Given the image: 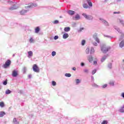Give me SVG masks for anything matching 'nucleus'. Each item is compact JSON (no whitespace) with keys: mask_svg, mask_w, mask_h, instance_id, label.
Returning a JSON list of instances; mask_svg holds the SVG:
<instances>
[{"mask_svg":"<svg viewBox=\"0 0 124 124\" xmlns=\"http://www.w3.org/2000/svg\"><path fill=\"white\" fill-rule=\"evenodd\" d=\"M114 29H115V30L120 33V36L119 39V41H121L119 44V47H120V48H123V47H124V33L123 32V31H121L118 28L115 27Z\"/></svg>","mask_w":124,"mask_h":124,"instance_id":"f257e3e1","label":"nucleus"},{"mask_svg":"<svg viewBox=\"0 0 124 124\" xmlns=\"http://www.w3.org/2000/svg\"><path fill=\"white\" fill-rule=\"evenodd\" d=\"M100 47L101 50L104 54H106V52H108V51H109V50L111 49V47H110V46H107L104 44L101 45Z\"/></svg>","mask_w":124,"mask_h":124,"instance_id":"f03ea898","label":"nucleus"},{"mask_svg":"<svg viewBox=\"0 0 124 124\" xmlns=\"http://www.w3.org/2000/svg\"><path fill=\"white\" fill-rule=\"evenodd\" d=\"M93 38L94 40H95V42H93L92 44L93 46H97L98 45L97 43H100V40H99V38L97 37V33H94L93 35Z\"/></svg>","mask_w":124,"mask_h":124,"instance_id":"7ed1b4c3","label":"nucleus"},{"mask_svg":"<svg viewBox=\"0 0 124 124\" xmlns=\"http://www.w3.org/2000/svg\"><path fill=\"white\" fill-rule=\"evenodd\" d=\"M82 16H84L85 19L89 21H93V16L91 15H87L86 13L82 14Z\"/></svg>","mask_w":124,"mask_h":124,"instance_id":"20e7f679","label":"nucleus"},{"mask_svg":"<svg viewBox=\"0 0 124 124\" xmlns=\"http://www.w3.org/2000/svg\"><path fill=\"white\" fill-rule=\"evenodd\" d=\"M99 19H100V21L102 22V24L104 25V26H105L106 27H109V23L107 21H106L103 18H100Z\"/></svg>","mask_w":124,"mask_h":124,"instance_id":"39448f33","label":"nucleus"},{"mask_svg":"<svg viewBox=\"0 0 124 124\" xmlns=\"http://www.w3.org/2000/svg\"><path fill=\"white\" fill-rule=\"evenodd\" d=\"M11 64V61L9 60H8L5 63V64L3 65V67L4 68H7L9 65Z\"/></svg>","mask_w":124,"mask_h":124,"instance_id":"423d86ee","label":"nucleus"},{"mask_svg":"<svg viewBox=\"0 0 124 124\" xmlns=\"http://www.w3.org/2000/svg\"><path fill=\"white\" fill-rule=\"evenodd\" d=\"M37 4L36 3H31L29 6H25V8H33V7H36Z\"/></svg>","mask_w":124,"mask_h":124,"instance_id":"0eeeda50","label":"nucleus"},{"mask_svg":"<svg viewBox=\"0 0 124 124\" xmlns=\"http://www.w3.org/2000/svg\"><path fill=\"white\" fill-rule=\"evenodd\" d=\"M32 68L34 72H37V73L39 72V68L38 67V66H37V65H36V64H34L33 65Z\"/></svg>","mask_w":124,"mask_h":124,"instance_id":"6e6552de","label":"nucleus"},{"mask_svg":"<svg viewBox=\"0 0 124 124\" xmlns=\"http://www.w3.org/2000/svg\"><path fill=\"white\" fill-rule=\"evenodd\" d=\"M13 77H17L18 76V71L14 70L12 73Z\"/></svg>","mask_w":124,"mask_h":124,"instance_id":"1a4fd4ad","label":"nucleus"},{"mask_svg":"<svg viewBox=\"0 0 124 124\" xmlns=\"http://www.w3.org/2000/svg\"><path fill=\"white\" fill-rule=\"evenodd\" d=\"M80 19H81V17H80V16L79 15V14H77L76 16L73 17L74 20H80Z\"/></svg>","mask_w":124,"mask_h":124,"instance_id":"9d476101","label":"nucleus"},{"mask_svg":"<svg viewBox=\"0 0 124 124\" xmlns=\"http://www.w3.org/2000/svg\"><path fill=\"white\" fill-rule=\"evenodd\" d=\"M13 124H20V122L17 120L16 118H14L13 120Z\"/></svg>","mask_w":124,"mask_h":124,"instance_id":"9b49d317","label":"nucleus"},{"mask_svg":"<svg viewBox=\"0 0 124 124\" xmlns=\"http://www.w3.org/2000/svg\"><path fill=\"white\" fill-rule=\"evenodd\" d=\"M28 10H22L20 12L21 15H25V14H27V12H28Z\"/></svg>","mask_w":124,"mask_h":124,"instance_id":"f8f14e48","label":"nucleus"},{"mask_svg":"<svg viewBox=\"0 0 124 124\" xmlns=\"http://www.w3.org/2000/svg\"><path fill=\"white\" fill-rule=\"evenodd\" d=\"M68 14H69V15H71V16H72V15H74V14H75V12L72 10H69V11H68Z\"/></svg>","mask_w":124,"mask_h":124,"instance_id":"ddd939ff","label":"nucleus"},{"mask_svg":"<svg viewBox=\"0 0 124 124\" xmlns=\"http://www.w3.org/2000/svg\"><path fill=\"white\" fill-rule=\"evenodd\" d=\"M107 59V55H104L103 56L101 59V62H103L105 61V60Z\"/></svg>","mask_w":124,"mask_h":124,"instance_id":"4468645a","label":"nucleus"},{"mask_svg":"<svg viewBox=\"0 0 124 124\" xmlns=\"http://www.w3.org/2000/svg\"><path fill=\"white\" fill-rule=\"evenodd\" d=\"M75 81H76V85H79V84H80V83H81V82H82L81 79H78V78L76 79Z\"/></svg>","mask_w":124,"mask_h":124,"instance_id":"2eb2a0df","label":"nucleus"},{"mask_svg":"<svg viewBox=\"0 0 124 124\" xmlns=\"http://www.w3.org/2000/svg\"><path fill=\"white\" fill-rule=\"evenodd\" d=\"M40 31V28H39V27H36L35 29V33H38Z\"/></svg>","mask_w":124,"mask_h":124,"instance_id":"dca6fc26","label":"nucleus"},{"mask_svg":"<svg viewBox=\"0 0 124 124\" xmlns=\"http://www.w3.org/2000/svg\"><path fill=\"white\" fill-rule=\"evenodd\" d=\"M93 56H89L88 57V61L90 62H93Z\"/></svg>","mask_w":124,"mask_h":124,"instance_id":"f3484780","label":"nucleus"},{"mask_svg":"<svg viewBox=\"0 0 124 124\" xmlns=\"http://www.w3.org/2000/svg\"><path fill=\"white\" fill-rule=\"evenodd\" d=\"M86 0L89 6H90V7H93V3H92V1H91V0Z\"/></svg>","mask_w":124,"mask_h":124,"instance_id":"a211bd4d","label":"nucleus"},{"mask_svg":"<svg viewBox=\"0 0 124 124\" xmlns=\"http://www.w3.org/2000/svg\"><path fill=\"white\" fill-rule=\"evenodd\" d=\"M17 8H18V7H16L15 5H14L12 7H11L9 8V10H14L15 9H17Z\"/></svg>","mask_w":124,"mask_h":124,"instance_id":"6ab92c4d","label":"nucleus"},{"mask_svg":"<svg viewBox=\"0 0 124 124\" xmlns=\"http://www.w3.org/2000/svg\"><path fill=\"white\" fill-rule=\"evenodd\" d=\"M28 58H29V59L31 58V57H32V55H33V53H32V51H29L28 52Z\"/></svg>","mask_w":124,"mask_h":124,"instance_id":"aec40b11","label":"nucleus"},{"mask_svg":"<svg viewBox=\"0 0 124 124\" xmlns=\"http://www.w3.org/2000/svg\"><path fill=\"white\" fill-rule=\"evenodd\" d=\"M119 111L120 113H124V105L119 109Z\"/></svg>","mask_w":124,"mask_h":124,"instance_id":"412c9836","label":"nucleus"},{"mask_svg":"<svg viewBox=\"0 0 124 124\" xmlns=\"http://www.w3.org/2000/svg\"><path fill=\"white\" fill-rule=\"evenodd\" d=\"M68 36H69L68 34L64 33L63 35V39H66V38H68Z\"/></svg>","mask_w":124,"mask_h":124,"instance_id":"4be33fe9","label":"nucleus"},{"mask_svg":"<svg viewBox=\"0 0 124 124\" xmlns=\"http://www.w3.org/2000/svg\"><path fill=\"white\" fill-rule=\"evenodd\" d=\"M64 31H66V32H68V31H70V27H65L64 29Z\"/></svg>","mask_w":124,"mask_h":124,"instance_id":"5701e85b","label":"nucleus"},{"mask_svg":"<svg viewBox=\"0 0 124 124\" xmlns=\"http://www.w3.org/2000/svg\"><path fill=\"white\" fill-rule=\"evenodd\" d=\"M4 115H5V112L4 111L0 112V118H2Z\"/></svg>","mask_w":124,"mask_h":124,"instance_id":"b1692460","label":"nucleus"},{"mask_svg":"<svg viewBox=\"0 0 124 124\" xmlns=\"http://www.w3.org/2000/svg\"><path fill=\"white\" fill-rule=\"evenodd\" d=\"M83 72L84 73H86L87 74H88V73H89L90 72V70L88 69H83Z\"/></svg>","mask_w":124,"mask_h":124,"instance_id":"393cba45","label":"nucleus"},{"mask_svg":"<svg viewBox=\"0 0 124 124\" xmlns=\"http://www.w3.org/2000/svg\"><path fill=\"white\" fill-rule=\"evenodd\" d=\"M12 93V92L11 91H10L9 89H7L6 91H5V94H10V93Z\"/></svg>","mask_w":124,"mask_h":124,"instance_id":"a878e982","label":"nucleus"},{"mask_svg":"<svg viewBox=\"0 0 124 124\" xmlns=\"http://www.w3.org/2000/svg\"><path fill=\"white\" fill-rule=\"evenodd\" d=\"M22 71L24 74L26 73L27 72V67H23Z\"/></svg>","mask_w":124,"mask_h":124,"instance_id":"bb28decb","label":"nucleus"},{"mask_svg":"<svg viewBox=\"0 0 124 124\" xmlns=\"http://www.w3.org/2000/svg\"><path fill=\"white\" fill-rule=\"evenodd\" d=\"M5 105H4V103L3 102H0V107L1 108H3Z\"/></svg>","mask_w":124,"mask_h":124,"instance_id":"cd10ccee","label":"nucleus"},{"mask_svg":"<svg viewBox=\"0 0 124 124\" xmlns=\"http://www.w3.org/2000/svg\"><path fill=\"white\" fill-rule=\"evenodd\" d=\"M83 7L84 8H85L86 9H87V8H89V5H88L86 3H84L83 4Z\"/></svg>","mask_w":124,"mask_h":124,"instance_id":"c85d7f7f","label":"nucleus"},{"mask_svg":"<svg viewBox=\"0 0 124 124\" xmlns=\"http://www.w3.org/2000/svg\"><path fill=\"white\" fill-rule=\"evenodd\" d=\"M94 53V48L92 47L90 49V54H93Z\"/></svg>","mask_w":124,"mask_h":124,"instance_id":"c756f323","label":"nucleus"},{"mask_svg":"<svg viewBox=\"0 0 124 124\" xmlns=\"http://www.w3.org/2000/svg\"><path fill=\"white\" fill-rule=\"evenodd\" d=\"M109 84L110 86H112V87H114V86H115V83H114V81H109Z\"/></svg>","mask_w":124,"mask_h":124,"instance_id":"7c9ffc66","label":"nucleus"},{"mask_svg":"<svg viewBox=\"0 0 124 124\" xmlns=\"http://www.w3.org/2000/svg\"><path fill=\"white\" fill-rule=\"evenodd\" d=\"M108 67L109 69H112V63H108Z\"/></svg>","mask_w":124,"mask_h":124,"instance_id":"2f4dec72","label":"nucleus"},{"mask_svg":"<svg viewBox=\"0 0 124 124\" xmlns=\"http://www.w3.org/2000/svg\"><path fill=\"white\" fill-rule=\"evenodd\" d=\"M92 87H93L94 88H98L97 84L95 83L92 84Z\"/></svg>","mask_w":124,"mask_h":124,"instance_id":"473e14b6","label":"nucleus"},{"mask_svg":"<svg viewBox=\"0 0 124 124\" xmlns=\"http://www.w3.org/2000/svg\"><path fill=\"white\" fill-rule=\"evenodd\" d=\"M56 55H57V52H56V51H52L51 53V56H52V57H55V56H56Z\"/></svg>","mask_w":124,"mask_h":124,"instance_id":"72a5a7b5","label":"nucleus"},{"mask_svg":"<svg viewBox=\"0 0 124 124\" xmlns=\"http://www.w3.org/2000/svg\"><path fill=\"white\" fill-rule=\"evenodd\" d=\"M85 44H86V41L85 40H83L81 41V45H82V46H84V45H85Z\"/></svg>","mask_w":124,"mask_h":124,"instance_id":"f704fd0d","label":"nucleus"},{"mask_svg":"<svg viewBox=\"0 0 124 124\" xmlns=\"http://www.w3.org/2000/svg\"><path fill=\"white\" fill-rule=\"evenodd\" d=\"M65 76L66 77H71V74H70V73H66V74H65Z\"/></svg>","mask_w":124,"mask_h":124,"instance_id":"c9c22d12","label":"nucleus"},{"mask_svg":"<svg viewBox=\"0 0 124 124\" xmlns=\"http://www.w3.org/2000/svg\"><path fill=\"white\" fill-rule=\"evenodd\" d=\"M86 54H89L90 53V48L87 47L85 50Z\"/></svg>","mask_w":124,"mask_h":124,"instance_id":"e433bc0d","label":"nucleus"},{"mask_svg":"<svg viewBox=\"0 0 124 124\" xmlns=\"http://www.w3.org/2000/svg\"><path fill=\"white\" fill-rule=\"evenodd\" d=\"M101 124H108V121L107 120H104Z\"/></svg>","mask_w":124,"mask_h":124,"instance_id":"4c0bfd02","label":"nucleus"},{"mask_svg":"<svg viewBox=\"0 0 124 124\" xmlns=\"http://www.w3.org/2000/svg\"><path fill=\"white\" fill-rule=\"evenodd\" d=\"M105 37H108V38H109V39H112L113 38V37L108 36V35H105Z\"/></svg>","mask_w":124,"mask_h":124,"instance_id":"58836bf2","label":"nucleus"},{"mask_svg":"<svg viewBox=\"0 0 124 124\" xmlns=\"http://www.w3.org/2000/svg\"><path fill=\"white\" fill-rule=\"evenodd\" d=\"M119 22L120 23H121V24H122V25H123V26H124V21L123 19H119Z\"/></svg>","mask_w":124,"mask_h":124,"instance_id":"ea45409f","label":"nucleus"},{"mask_svg":"<svg viewBox=\"0 0 124 124\" xmlns=\"http://www.w3.org/2000/svg\"><path fill=\"white\" fill-rule=\"evenodd\" d=\"M29 42L30 43H33V38H30V40H29Z\"/></svg>","mask_w":124,"mask_h":124,"instance_id":"a19ab883","label":"nucleus"},{"mask_svg":"<svg viewBox=\"0 0 124 124\" xmlns=\"http://www.w3.org/2000/svg\"><path fill=\"white\" fill-rule=\"evenodd\" d=\"M3 85H4V86H6V85H7V79H6L5 81L3 82Z\"/></svg>","mask_w":124,"mask_h":124,"instance_id":"79ce46f5","label":"nucleus"},{"mask_svg":"<svg viewBox=\"0 0 124 124\" xmlns=\"http://www.w3.org/2000/svg\"><path fill=\"white\" fill-rule=\"evenodd\" d=\"M96 73V70L95 69L93 70L92 72V75L95 74Z\"/></svg>","mask_w":124,"mask_h":124,"instance_id":"37998d69","label":"nucleus"},{"mask_svg":"<svg viewBox=\"0 0 124 124\" xmlns=\"http://www.w3.org/2000/svg\"><path fill=\"white\" fill-rule=\"evenodd\" d=\"M52 86H56V85H57V83L55 81H52Z\"/></svg>","mask_w":124,"mask_h":124,"instance_id":"c03bdc74","label":"nucleus"},{"mask_svg":"<svg viewBox=\"0 0 124 124\" xmlns=\"http://www.w3.org/2000/svg\"><path fill=\"white\" fill-rule=\"evenodd\" d=\"M107 86H108V85L107 84H105L102 86V88L103 89H105V88H107Z\"/></svg>","mask_w":124,"mask_h":124,"instance_id":"a18cd8bd","label":"nucleus"},{"mask_svg":"<svg viewBox=\"0 0 124 124\" xmlns=\"http://www.w3.org/2000/svg\"><path fill=\"white\" fill-rule=\"evenodd\" d=\"M54 39L55 40H57V39H59V36H58V35L55 36L54 37Z\"/></svg>","mask_w":124,"mask_h":124,"instance_id":"49530a36","label":"nucleus"},{"mask_svg":"<svg viewBox=\"0 0 124 124\" xmlns=\"http://www.w3.org/2000/svg\"><path fill=\"white\" fill-rule=\"evenodd\" d=\"M121 97H123V98H124V92H123L121 94Z\"/></svg>","mask_w":124,"mask_h":124,"instance_id":"de8ad7c7","label":"nucleus"},{"mask_svg":"<svg viewBox=\"0 0 124 124\" xmlns=\"http://www.w3.org/2000/svg\"><path fill=\"white\" fill-rule=\"evenodd\" d=\"M80 66L83 67V66H85V63L84 62H81L80 63Z\"/></svg>","mask_w":124,"mask_h":124,"instance_id":"09e8293b","label":"nucleus"},{"mask_svg":"<svg viewBox=\"0 0 124 124\" xmlns=\"http://www.w3.org/2000/svg\"><path fill=\"white\" fill-rule=\"evenodd\" d=\"M83 30H84V28H80V29L78 30L79 32H81V31H83Z\"/></svg>","mask_w":124,"mask_h":124,"instance_id":"8fccbe9b","label":"nucleus"},{"mask_svg":"<svg viewBox=\"0 0 124 124\" xmlns=\"http://www.w3.org/2000/svg\"><path fill=\"white\" fill-rule=\"evenodd\" d=\"M54 24H59V21L58 20H55L54 21Z\"/></svg>","mask_w":124,"mask_h":124,"instance_id":"3c124183","label":"nucleus"},{"mask_svg":"<svg viewBox=\"0 0 124 124\" xmlns=\"http://www.w3.org/2000/svg\"><path fill=\"white\" fill-rule=\"evenodd\" d=\"M76 25H77L76 23H74L72 24V27H76Z\"/></svg>","mask_w":124,"mask_h":124,"instance_id":"603ef678","label":"nucleus"},{"mask_svg":"<svg viewBox=\"0 0 124 124\" xmlns=\"http://www.w3.org/2000/svg\"><path fill=\"white\" fill-rule=\"evenodd\" d=\"M113 14H120V12H113Z\"/></svg>","mask_w":124,"mask_h":124,"instance_id":"864d4df0","label":"nucleus"},{"mask_svg":"<svg viewBox=\"0 0 124 124\" xmlns=\"http://www.w3.org/2000/svg\"><path fill=\"white\" fill-rule=\"evenodd\" d=\"M97 64V62L96 61H93V64Z\"/></svg>","mask_w":124,"mask_h":124,"instance_id":"5fc2aeb1","label":"nucleus"},{"mask_svg":"<svg viewBox=\"0 0 124 124\" xmlns=\"http://www.w3.org/2000/svg\"><path fill=\"white\" fill-rule=\"evenodd\" d=\"M91 79H92V80H93V81H94V78H93V77L92 76Z\"/></svg>","mask_w":124,"mask_h":124,"instance_id":"6e6d98bb","label":"nucleus"},{"mask_svg":"<svg viewBox=\"0 0 124 124\" xmlns=\"http://www.w3.org/2000/svg\"><path fill=\"white\" fill-rule=\"evenodd\" d=\"M28 78H29V79H31V75H28Z\"/></svg>","mask_w":124,"mask_h":124,"instance_id":"4d7b16f0","label":"nucleus"},{"mask_svg":"<svg viewBox=\"0 0 124 124\" xmlns=\"http://www.w3.org/2000/svg\"><path fill=\"white\" fill-rule=\"evenodd\" d=\"M73 70H74V71H76V67H73Z\"/></svg>","mask_w":124,"mask_h":124,"instance_id":"13d9d810","label":"nucleus"},{"mask_svg":"<svg viewBox=\"0 0 124 124\" xmlns=\"http://www.w3.org/2000/svg\"><path fill=\"white\" fill-rule=\"evenodd\" d=\"M9 3H14H14L12 1H9Z\"/></svg>","mask_w":124,"mask_h":124,"instance_id":"bf43d9fd","label":"nucleus"},{"mask_svg":"<svg viewBox=\"0 0 124 124\" xmlns=\"http://www.w3.org/2000/svg\"><path fill=\"white\" fill-rule=\"evenodd\" d=\"M122 63H124V59H123V60H122Z\"/></svg>","mask_w":124,"mask_h":124,"instance_id":"052dcab7","label":"nucleus"},{"mask_svg":"<svg viewBox=\"0 0 124 124\" xmlns=\"http://www.w3.org/2000/svg\"><path fill=\"white\" fill-rule=\"evenodd\" d=\"M13 57H15V54H14L13 55Z\"/></svg>","mask_w":124,"mask_h":124,"instance_id":"680f3d73","label":"nucleus"},{"mask_svg":"<svg viewBox=\"0 0 124 124\" xmlns=\"http://www.w3.org/2000/svg\"><path fill=\"white\" fill-rule=\"evenodd\" d=\"M1 86L0 85V90H1Z\"/></svg>","mask_w":124,"mask_h":124,"instance_id":"e2e57ef3","label":"nucleus"},{"mask_svg":"<svg viewBox=\"0 0 124 124\" xmlns=\"http://www.w3.org/2000/svg\"><path fill=\"white\" fill-rule=\"evenodd\" d=\"M117 1H121V0H117Z\"/></svg>","mask_w":124,"mask_h":124,"instance_id":"0e129e2a","label":"nucleus"},{"mask_svg":"<svg viewBox=\"0 0 124 124\" xmlns=\"http://www.w3.org/2000/svg\"><path fill=\"white\" fill-rule=\"evenodd\" d=\"M60 18H62V16H60Z\"/></svg>","mask_w":124,"mask_h":124,"instance_id":"69168bd1","label":"nucleus"},{"mask_svg":"<svg viewBox=\"0 0 124 124\" xmlns=\"http://www.w3.org/2000/svg\"><path fill=\"white\" fill-rule=\"evenodd\" d=\"M123 27H124V25H123Z\"/></svg>","mask_w":124,"mask_h":124,"instance_id":"338daca9","label":"nucleus"}]
</instances>
